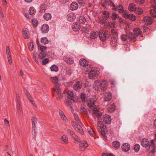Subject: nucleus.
<instances>
[{
  "label": "nucleus",
  "mask_w": 156,
  "mask_h": 156,
  "mask_svg": "<svg viewBox=\"0 0 156 156\" xmlns=\"http://www.w3.org/2000/svg\"><path fill=\"white\" fill-rule=\"evenodd\" d=\"M108 84L105 80H102L100 83L98 80L95 81L94 88L96 90H98L100 88L104 90L108 86Z\"/></svg>",
  "instance_id": "nucleus-1"
},
{
  "label": "nucleus",
  "mask_w": 156,
  "mask_h": 156,
  "mask_svg": "<svg viewBox=\"0 0 156 156\" xmlns=\"http://www.w3.org/2000/svg\"><path fill=\"white\" fill-rule=\"evenodd\" d=\"M102 7L104 9H112L114 11H116L117 8L115 6V4L110 0H105L104 2L101 3Z\"/></svg>",
  "instance_id": "nucleus-2"
},
{
  "label": "nucleus",
  "mask_w": 156,
  "mask_h": 156,
  "mask_svg": "<svg viewBox=\"0 0 156 156\" xmlns=\"http://www.w3.org/2000/svg\"><path fill=\"white\" fill-rule=\"evenodd\" d=\"M98 122L96 125L97 129L101 134L104 136L105 135V131L106 130V127L103 124V122L101 121L100 117H99L98 118Z\"/></svg>",
  "instance_id": "nucleus-3"
},
{
  "label": "nucleus",
  "mask_w": 156,
  "mask_h": 156,
  "mask_svg": "<svg viewBox=\"0 0 156 156\" xmlns=\"http://www.w3.org/2000/svg\"><path fill=\"white\" fill-rule=\"evenodd\" d=\"M110 35V32L108 31L105 32L103 30H101L99 32V37L102 41H104L106 39H108Z\"/></svg>",
  "instance_id": "nucleus-4"
},
{
  "label": "nucleus",
  "mask_w": 156,
  "mask_h": 156,
  "mask_svg": "<svg viewBox=\"0 0 156 156\" xmlns=\"http://www.w3.org/2000/svg\"><path fill=\"white\" fill-rule=\"evenodd\" d=\"M52 90L57 93L56 98L58 101H60L63 98V94L61 92L60 89L58 85H56L52 89Z\"/></svg>",
  "instance_id": "nucleus-5"
},
{
  "label": "nucleus",
  "mask_w": 156,
  "mask_h": 156,
  "mask_svg": "<svg viewBox=\"0 0 156 156\" xmlns=\"http://www.w3.org/2000/svg\"><path fill=\"white\" fill-rule=\"evenodd\" d=\"M71 123L73 127L76 131L82 135L84 134V132L82 127L80 125H78V123H77L73 121H72Z\"/></svg>",
  "instance_id": "nucleus-6"
},
{
  "label": "nucleus",
  "mask_w": 156,
  "mask_h": 156,
  "mask_svg": "<svg viewBox=\"0 0 156 156\" xmlns=\"http://www.w3.org/2000/svg\"><path fill=\"white\" fill-rule=\"evenodd\" d=\"M98 74L99 70L94 68L89 73H88L89 78L90 79H93L95 77L97 76Z\"/></svg>",
  "instance_id": "nucleus-7"
},
{
  "label": "nucleus",
  "mask_w": 156,
  "mask_h": 156,
  "mask_svg": "<svg viewBox=\"0 0 156 156\" xmlns=\"http://www.w3.org/2000/svg\"><path fill=\"white\" fill-rule=\"evenodd\" d=\"M88 146L87 143L84 140L80 141L79 144V148L81 151H84Z\"/></svg>",
  "instance_id": "nucleus-8"
},
{
  "label": "nucleus",
  "mask_w": 156,
  "mask_h": 156,
  "mask_svg": "<svg viewBox=\"0 0 156 156\" xmlns=\"http://www.w3.org/2000/svg\"><path fill=\"white\" fill-rule=\"evenodd\" d=\"M6 52L9 64L11 65L12 63V59L11 57V53L9 46H7L6 48Z\"/></svg>",
  "instance_id": "nucleus-9"
},
{
  "label": "nucleus",
  "mask_w": 156,
  "mask_h": 156,
  "mask_svg": "<svg viewBox=\"0 0 156 156\" xmlns=\"http://www.w3.org/2000/svg\"><path fill=\"white\" fill-rule=\"evenodd\" d=\"M6 52L9 64L11 65L12 63V59L11 57V53L9 46H7L6 48Z\"/></svg>",
  "instance_id": "nucleus-10"
},
{
  "label": "nucleus",
  "mask_w": 156,
  "mask_h": 156,
  "mask_svg": "<svg viewBox=\"0 0 156 156\" xmlns=\"http://www.w3.org/2000/svg\"><path fill=\"white\" fill-rule=\"evenodd\" d=\"M123 16L126 19H129L132 21H135L136 20V17L135 15L130 14H128L127 12L126 13H124L123 15Z\"/></svg>",
  "instance_id": "nucleus-11"
},
{
  "label": "nucleus",
  "mask_w": 156,
  "mask_h": 156,
  "mask_svg": "<svg viewBox=\"0 0 156 156\" xmlns=\"http://www.w3.org/2000/svg\"><path fill=\"white\" fill-rule=\"evenodd\" d=\"M115 6L117 8L116 11L118 10L119 13H122V15L124 13H126L127 12L126 10H124L123 6L120 4H118V5L115 4Z\"/></svg>",
  "instance_id": "nucleus-12"
},
{
  "label": "nucleus",
  "mask_w": 156,
  "mask_h": 156,
  "mask_svg": "<svg viewBox=\"0 0 156 156\" xmlns=\"http://www.w3.org/2000/svg\"><path fill=\"white\" fill-rule=\"evenodd\" d=\"M103 122L106 124H109L111 122V117L108 115L105 114L103 116Z\"/></svg>",
  "instance_id": "nucleus-13"
},
{
  "label": "nucleus",
  "mask_w": 156,
  "mask_h": 156,
  "mask_svg": "<svg viewBox=\"0 0 156 156\" xmlns=\"http://www.w3.org/2000/svg\"><path fill=\"white\" fill-rule=\"evenodd\" d=\"M76 18V15L73 13H70L67 16V19L68 21L70 22L74 21L75 19Z\"/></svg>",
  "instance_id": "nucleus-14"
},
{
  "label": "nucleus",
  "mask_w": 156,
  "mask_h": 156,
  "mask_svg": "<svg viewBox=\"0 0 156 156\" xmlns=\"http://www.w3.org/2000/svg\"><path fill=\"white\" fill-rule=\"evenodd\" d=\"M112 98V95L109 92H108L104 94V99L105 101H109Z\"/></svg>",
  "instance_id": "nucleus-15"
},
{
  "label": "nucleus",
  "mask_w": 156,
  "mask_h": 156,
  "mask_svg": "<svg viewBox=\"0 0 156 156\" xmlns=\"http://www.w3.org/2000/svg\"><path fill=\"white\" fill-rule=\"evenodd\" d=\"M96 99L93 98H90L87 101V104L88 106L89 107H92L95 105L94 103Z\"/></svg>",
  "instance_id": "nucleus-16"
},
{
  "label": "nucleus",
  "mask_w": 156,
  "mask_h": 156,
  "mask_svg": "<svg viewBox=\"0 0 156 156\" xmlns=\"http://www.w3.org/2000/svg\"><path fill=\"white\" fill-rule=\"evenodd\" d=\"M82 87V82L80 81H78L74 84L73 88L76 91H79L80 90Z\"/></svg>",
  "instance_id": "nucleus-17"
},
{
  "label": "nucleus",
  "mask_w": 156,
  "mask_h": 156,
  "mask_svg": "<svg viewBox=\"0 0 156 156\" xmlns=\"http://www.w3.org/2000/svg\"><path fill=\"white\" fill-rule=\"evenodd\" d=\"M41 30L42 33H47L49 31V26L46 24H44L41 27Z\"/></svg>",
  "instance_id": "nucleus-18"
},
{
  "label": "nucleus",
  "mask_w": 156,
  "mask_h": 156,
  "mask_svg": "<svg viewBox=\"0 0 156 156\" xmlns=\"http://www.w3.org/2000/svg\"><path fill=\"white\" fill-rule=\"evenodd\" d=\"M122 148L123 151L125 152L129 151L130 148V145L127 143H125L122 146Z\"/></svg>",
  "instance_id": "nucleus-19"
},
{
  "label": "nucleus",
  "mask_w": 156,
  "mask_h": 156,
  "mask_svg": "<svg viewBox=\"0 0 156 156\" xmlns=\"http://www.w3.org/2000/svg\"><path fill=\"white\" fill-rule=\"evenodd\" d=\"M64 60L66 62L72 64L73 63L74 61L71 58H70L68 55H65L64 57Z\"/></svg>",
  "instance_id": "nucleus-20"
},
{
  "label": "nucleus",
  "mask_w": 156,
  "mask_h": 156,
  "mask_svg": "<svg viewBox=\"0 0 156 156\" xmlns=\"http://www.w3.org/2000/svg\"><path fill=\"white\" fill-rule=\"evenodd\" d=\"M58 113L59 115L61 117V118L63 121L66 123H67L68 121V120L67 119V118L64 115V113L61 110L59 109V110Z\"/></svg>",
  "instance_id": "nucleus-21"
},
{
  "label": "nucleus",
  "mask_w": 156,
  "mask_h": 156,
  "mask_svg": "<svg viewBox=\"0 0 156 156\" xmlns=\"http://www.w3.org/2000/svg\"><path fill=\"white\" fill-rule=\"evenodd\" d=\"M101 24H104L105 26H107L108 28L114 27L115 26V23H110L107 21L106 22H101Z\"/></svg>",
  "instance_id": "nucleus-22"
},
{
  "label": "nucleus",
  "mask_w": 156,
  "mask_h": 156,
  "mask_svg": "<svg viewBox=\"0 0 156 156\" xmlns=\"http://www.w3.org/2000/svg\"><path fill=\"white\" fill-rule=\"evenodd\" d=\"M141 145L144 147H147L149 145L148 140L146 138H144L141 143Z\"/></svg>",
  "instance_id": "nucleus-23"
},
{
  "label": "nucleus",
  "mask_w": 156,
  "mask_h": 156,
  "mask_svg": "<svg viewBox=\"0 0 156 156\" xmlns=\"http://www.w3.org/2000/svg\"><path fill=\"white\" fill-rule=\"evenodd\" d=\"M80 25L77 23H74L73 24L72 28L73 31H78L80 29Z\"/></svg>",
  "instance_id": "nucleus-24"
},
{
  "label": "nucleus",
  "mask_w": 156,
  "mask_h": 156,
  "mask_svg": "<svg viewBox=\"0 0 156 156\" xmlns=\"http://www.w3.org/2000/svg\"><path fill=\"white\" fill-rule=\"evenodd\" d=\"M23 34L25 39H27L29 37V34L28 30L27 28H24L23 30Z\"/></svg>",
  "instance_id": "nucleus-25"
},
{
  "label": "nucleus",
  "mask_w": 156,
  "mask_h": 156,
  "mask_svg": "<svg viewBox=\"0 0 156 156\" xmlns=\"http://www.w3.org/2000/svg\"><path fill=\"white\" fill-rule=\"evenodd\" d=\"M144 22L145 23H147L148 25H151L152 22V19L149 16H146L144 18Z\"/></svg>",
  "instance_id": "nucleus-26"
},
{
  "label": "nucleus",
  "mask_w": 156,
  "mask_h": 156,
  "mask_svg": "<svg viewBox=\"0 0 156 156\" xmlns=\"http://www.w3.org/2000/svg\"><path fill=\"white\" fill-rule=\"evenodd\" d=\"M78 7V4L75 2L72 3L70 6V9L72 10H76Z\"/></svg>",
  "instance_id": "nucleus-27"
},
{
  "label": "nucleus",
  "mask_w": 156,
  "mask_h": 156,
  "mask_svg": "<svg viewBox=\"0 0 156 156\" xmlns=\"http://www.w3.org/2000/svg\"><path fill=\"white\" fill-rule=\"evenodd\" d=\"M51 80L56 85L54 87L57 85H58L59 87V85L58 84V80H61L62 79H58V78L57 77H51L50 78Z\"/></svg>",
  "instance_id": "nucleus-28"
},
{
  "label": "nucleus",
  "mask_w": 156,
  "mask_h": 156,
  "mask_svg": "<svg viewBox=\"0 0 156 156\" xmlns=\"http://www.w3.org/2000/svg\"><path fill=\"white\" fill-rule=\"evenodd\" d=\"M111 18L112 20H115L116 19L119 20L120 21H122L121 17H120L115 12H113L111 16Z\"/></svg>",
  "instance_id": "nucleus-29"
},
{
  "label": "nucleus",
  "mask_w": 156,
  "mask_h": 156,
  "mask_svg": "<svg viewBox=\"0 0 156 156\" xmlns=\"http://www.w3.org/2000/svg\"><path fill=\"white\" fill-rule=\"evenodd\" d=\"M79 62L81 66L84 67L87 66L88 64V62L84 59H80Z\"/></svg>",
  "instance_id": "nucleus-30"
},
{
  "label": "nucleus",
  "mask_w": 156,
  "mask_h": 156,
  "mask_svg": "<svg viewBox=\"0 0 156 156\" xmlns=\"http://www.w3.org/2000/svg\"><path fill=\"white\" fill-rule=\"evenodd\" d=\"M128 9L130 11L133 12L136 11V8L135 4L132 3L129 4Z\"/></svg>",
  "instance_id": "nucleus-31"
},
{
  "label": "nucleus",
  "mask_w": 156,
  "mask_h": 156,
  "mask_svg": "<svg viewBox=\"0 0 156 156\" xmlns=\"http://www.w3.org/2000/svg\"><path fill=\"white\" fill-rule=\"evenodd\" d=\"M73 115L74 117V119L77 123L82 124L79 118L78 115L77 114L75 113H73Z\"/></svg>",
  "instance_id": "nucleus-32"
},
{
  "label": "nucleus",
  "mask_w": 156,
  "mask_h": 156,
  "mask_svg": "<svg viewBox=\"0 0 156 156\" xmlns=\"http://www.w3.org/2000/svg\"><path fill=\"white\" fill-rule=\"evenodd\" d=\"M67 95L68 96L67 98L68 99H70L71 100H73L74 97H73V92L72 90H68L67 92Z\"/></svg>",
  "instance_id": "nucleus-33"
},
{
  "label": "nucleus",
  "mask_w": 156,
  "mask_h": 156,
  "mask_svg": "<svg viewBox=\"0 0 156 156\" xmlns=\"http://www.w3.org/2000/svg\"><path fill=\"white\" fill-rule=\"evenodd\" d=\"M98 36V33L95 31H92L90 33V37L92 39H95Z\"/></svg>",
  "instance_id": "nucleus-34"
},
{
  "label": "nucleus",
  "mask_w": 156,
  "mask_h": 156,
  "mask_svg": "<svg viewBox=\"0 0 156 156\" xmlns=\"http://www.w3.org/2000/svg\"><path fill=\"white\" fill-rule=\"evenodd\" d=\"M129 38L133 42H135L136 40V35L133 34L132 33H130L129 34Z\"/></svg>",
  "instance_id": "nucleus-35"
},
{
  "label": "nucleus",
  "mask_w": 156,
  "mask_h": 156,
  "mask_svg": "<svg viewBox=\"0 0 156 156\" xmlns=\"http://www.w3.org/2000/svg\"><path fill=\"white\" fill-rule=\"evenodd\" d=\"M134 34L136 36H139L142 33L141 31L139 28H136L133 29Z\"/></svg>",
  "instance_id": "nucleus-36"
},
{
  "label": "nucleus",
  "mask_w": 156,
  "mask_h": 156,
  "mask_svg": "<svg viewBox=\"0 0 156 156\" xmlns=\"http://www.w3.org/2000/svg\"><path fill=\"white\" fill-rule=\"evenodd\" d=\"M47 55V52L41 51L38 55L39 58L41 59L45 57Z\"/></svg>",
  "instance_id": "nucleus-37"
},
{
  "label": "nucleus",
  "mask_w": 156,
  "mask_h": 156,
  "mask_svg": "<svg viewBox=\"0 0 156 156\" xmlns=\"http://www.w3.org/2000/svg\"><path fill=\"white\" fill-rule=\"evenodd\" d=\"M44 18L46 20H48L51 18V14L49 13H45L44 15Z\"/></svg>",
  "instance_id": "nucleus-38"
},
{
  "label": "nucleus",
  "mask_w": 156,
  "mask_h": 156,
  "mask_svg": "<svg viewBox=\"0 0 156 156\" xmlns=\"http://www.w3.org/2000/svg\"><path fill=\"white\" fill-rule=\"evenodd\" d=\"M103 17L105 20H107L110 17V13L108 11H103Z\"/></svg>",
  "instance_id": "nucleus-39"
},
{
  "label": "nucleus",
  "mask_w": 156,
  "mask_h": 156,
  "mask_svg": "<svg viewBox=\"0 0 156 156\" xmlns=\"http://www.w3.org/2000/svg\"><path fill=\"white\" fill-rule=\"evenodd\" d=\"M112 146L115 148H118L120 147V144L119 141H115L112 143Z\"/></svg>",
  "instance_id": "nucleus-40"
},
{
  "label": "nucleus",
  "mask_w": 156,
  "mask_h": 156,
  "mask_svg": "<svg viewBox=\"0 0 156 156\" xmlns=\"http://www.w3.org/2000/svg\"><path fill=\"white\" fill-rule=\"evenodd\" d=\"M87 129L90 136H94L95 132L94 130L90 126L87 127Z\"/></svg>",
  "instance_id": "nucleus-41"
},
{
  "label": "nucleus",
  "mask_w": 156,
  "mask_h": 156,
  "mask_svg": "<svg viewBox=\"0 0 156 156\" xmlns=\"http://www.w3.org/2000/svg\"><path fill=\"white\" fill-rule=\"evenodd\" d=\"M85 67L84 69V71L86 72H88V73H89L94 68H92L90 65H88L87 66Z\"/></svg>",
  "instance_id": "nucleus-42"
},
{
  "label": "nucleus",
  "mask_w": 156,
  "mask_h": 156,
  "mask_svg": "<svg viewBox=\"0 0 156 156\" xmlns=\"http://www.w3.org/2000/svg\"><path fill=\"white\" fill-rule=\"evenodd\" d=\"M47 6L46 5H41L40 9V12L41 13L44 12L47 9Z\"/></svg>",
  "instance_id": "nucleus-43"
},
{
  "label": "nucleus",
  "mask_w": 156,
  "mask_h": 156,
  "mask_svg": "<svg viewBox=\"0 0 156 156\" xmlns=\"http://www.w3.org/2000/svg\"><path fill=\"white\" fill-rule=\"evenodd\" d=\"M50 69L51 71L57 72L58 70V66L55 65H52L50 67Z\"/></svg>",
  "instance_id": "nucleus-44"
},
{
  "label": "nucleus",
  "mask_w": 156,
  "mask_h": 156,
  "mask_svg": "<svg viewBox=\"0 0 156 156\" xmlns=\"http://www.w3.org/2000/svg\"><path fill=\"white\" fill-rule=\"evenodd\" d=\"M93 111L94 114H96L98 116V118L99 117H100L101 119V116L102 115V113L100 112L98 110L95 108H94Z\"/></svg>",
  "instance_id": "nucleus-45"
},
{
  "label": "nucleus",
  "mask_w": 156,
  "mask_h": 156,
  "mask_svg": "<svg viewBox=\"0 0 156 156\" xmlns=\"http://www.w3.org/2000/svg\"><path fill=\"white\" fill-rule=\"evenodd\" d=\"M41 42L42 44H46L48 43V41L47 38L44 37L41 38Z\"/></svg>",
  "instance_id": "nucleus-46"
},
{
  "label": "nucleus",
  "mask_w": 156,
  "mask_h": 156,
  "mask_svg": "<svg viewBox=\"0 0 156 156\" xmlns=\"http://www.w3.org/2000/svg\"><path fill=\"white\" fill-rule=\"evenodd\" d=\"M47 49L46 46H44L42 45L38 46V49L39 50H40L41 51L46 52V50Z\"/></svg>",
  "instance_id": "nucleus-47"
},
{
  "label": "nucleus",
  "mask_w": 156,
  "mask_h": 156,
  "mask_svg": "<svg viewBox=\"0 0 156 156\" xmlns=\"http://www.w3.org/2000/svg\"><path fill=\"white\" fill-rule=\"evenodd\" d=\"M29 12L30 15H33L35 14L36 10L34 7H32L30 8Z\"/></svg>",
  "instance_id": "nucleus-48"
},
{
  "label": "nucleus",
  "mask_w": 156,
  "mask_h": 156,
  "mask_svg": "<svg viewBox=\"0 0 156 156\" xmlns=\"http://www.w3.org/2000/svg\"><path fill=\"white\" fill-rule=\"evenodd\" d=\"M61 140L64 142V143L66 144L68 142V137L66 135H63L61 137Z\"/></svg>",
  "instance_id": "nucleus-49"
},
{
  "label": "nucleus",
  "mask_w": 156,
  "mask_h": 156,
  "mask_svg": "<svg viewBox=\"0 0 156 156\" xmlns=\"http://www.w3.org/2000/svg\"><path fill=\"white\" fill-rule=\"evenodd\" d=\"M150 14L151 16L153 17H156V9L154 8V9L151 10Z\"/></svg>",
  "instance_id": "nucleus-50"
},
{
  "label": "nucleus",
  "mask_w": 156,
  "mask_h": 156,
  "mask_svg": "<svg viewBox=\"0 0 156 156\" xmlns=\"http://www.w3.org/2000/svg\"><path fill=\"white\" fill-rule=\"evenodd\" d=\"M142 29L144 32L146 33L147 34L149 33V32L150 31L149 28L146 26H144L142 27Z\"/></svg>",
  "instance_id": "nucleus-51"
},
{
  "label": "nucleus",
  "mask_w": 156,
  "mask_h": 156,
  "mask_svg": "<svg viewBox=\"0 0 156 156\" xmlns=\"http://www.w3.org/2000/svg\"><path fill=\"white\" fill-rule=\"evenodd\" d=\"M32 23L34 27H36L37 25V21L35 19H33L32 20Z\"/></svg>",
  "instance_id": "nucleus-52"
},
{
  "label": "nucleus",
  "mask_w": 156,
  "mask_h": 156,
  "mask_svg": "<svg viewBox=\"0 0 156 156\" xmlns=\"http://www.w3.org/2000/svg\"><path fill=\"white\" fill-rule=\"evenodd\" d=\"M140 149V146L139 144H136L134 146V149L136 152L139 151Z\"/></svg>",
  "instance_id": "nucleus-53"
},
{
  "label": "nucleus",
  "mask_w": 156,
  "mask_h": 156,
  "mask_svg": "<svg viewBox=\"0 0 156 156\" xmlns=\"http://www.w3.org/2000/svg\"><path fill=\"white\" fill-rule=\"evenodd\" d=\"M121 40L125 41V43L127 42V36L126 34H122L121 36Z\"/></svg>",
  "instance_id": "nucleus-54"
},
{
  "label": "nucleus",
  "mask_w": 156,
  "mask_h": 156,
  "mask_svg": "<svg viewBox=\"0 0 156 156\" xmlns=\"http://www.w3.org/2000/svg\"><path fill=\"white\" fill-rule=\"evenodd\" d=\"M85 19L83 16H80L79 17V22L81 23H83L85 22Z\"/></svg>",
  "instance_id": "nucleus-55"
},
{
  "label": "nucleus",
  "mask_w": 156,
  "mask_h": 156,
  "mask_svg": "<svg viewBox=\"0 0 156 156\" xmlns=\"http://www.w3.org/2000/svg\"><path fill=\"white\" fill-rule=\"evenodd\" d=\"M20 99L18 97L16 99V107L18 108L19 110H20L21 109V107H20Z\"/></svg>",
  "instance_id": "nucleus-56"
},
{
  "label": "nucleus",
  "mask_w": 156,
  "mask_h": 156,
  "mask_svg": "<svg viewBox=\"0 0 156 156\" xmlns=\"http://www.w3.org/2000/svg\"><path fill=\"white\" fill-rule=\"evenodd\" d=\"M28 49L32 51L34 48V45L32 42H30L28 44Z\"/></svg>",
  "instance_id": "nucleus-57"
},
{
  "label": "nucleus",
  "mask_w": 156,
  "mask_h": 156,
  "mask_svg": "<svg viewBox=\"0 0 156 156\" xmlns=\"http://www.w3.org/2000/svg\"><path fill=\"white\" fill-rule=\"evenodd\" d=\"M37 119L36 117L33 116L32 117L31 121L32 125H35L37 122Z\"/></svg>",
  "instance_id": "nucleus-58"
},
{
  "label": "nucleus",
  "mask_w": 156,
  "mask_h": 156,
  "mask_svg": "<svg viewBox=\"0 0 156 156\" xmlns=\"http://www.w3.org/2000/svg\"><path fill=\"white\" fill-rule=\"evenodd\" d=\"M80 98L83 102H85V101L86 97L84 93H82L81 94Z\"/></svg>",
  "instance_id": "nucleus-59"
},
{
  "label": "nucleus",
  "mask_w": 156,
  "mask_h": 156,
  "mask_svg": "<svg viewBox=\"0 0 156 156\" xmlns=\"http://www.w3.org/2000/svg\"><path fill=\"white\" fill-rule=\"evenodd\" d=\"M71 100L70 99L66 100L65 102V104L66 105H70L71 104Z\"/></svg>",
  "instance_id": "nucleus-60"
},
{
  "label": "nucleus",
  "mask_w": 156,
  "mask_h": 156,
  "mask_svg": "<svg viewBox=\"0 0 156 156\" xmlns=\"http://www.w3.org/2000/svg\"><path fill=\"white\" fill-rule=\"evenodd\" d=\"M154 140H152L150 143V144H149V147H156L155 144H154Z\"/></svg>",
  "instance_id": "nucleus-61"
},
{
  "label": "nucleus",
  "mask_w": 156,
  "mask_h": 156,
  "mask_svg": "<svg viewBox=\"0 0 156 156\" xmlns=\"http://www.w3.org/2000/svg\"><path fill=\"white\" fill-rule=\"evenodd\" d=\"M136 3L138 4H142L144 3L145 0H135Z\"/></svg>",
  "instance_id": "nucleus-62"
},
{
  "label": "nucleus",
  "mask_w": 156,
  "mask_h": 156,
  "mask_svg": "<svg viewBox=\"0 0 156 156\" xmlns=\"http://www.w3.org/2000/svg\"><path fill=\"white\" fill-rule=\"evenodd\" d=\"M48 61L49 59L48 58H45L42 60V64L43 65H45L48 62Z\"/></svg>",
  "instance_id": "nucleus-63"
},
{
  "label": "nucleus",
  "mask_w": 156,
  "mask_h": 156,
  "mask_svg": "<svg viewBox=\"0 0 156 156\" xmlns=\"http://www.w3.org/2000/svg\"><path fill=\"white\" fill-rule=\"evenodd\" d=\"M136 11L137 12L138 14H141L143 12V10L141 9H136Z\"/></svg>",
  "instance_id": "nucleus-64"
}]
</instances>
